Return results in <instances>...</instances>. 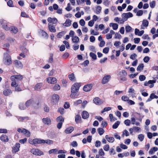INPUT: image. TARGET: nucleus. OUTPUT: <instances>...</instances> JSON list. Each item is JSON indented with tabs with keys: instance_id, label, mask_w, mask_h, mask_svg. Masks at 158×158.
<instances>
[{
	"instance_id": "22",
	"label": "nucleus",
	"mask_w": 158,
	"mask_h": 158,
	"mask_svg": "<svg viewBox=\"0 0 158 158\" xmlns=\"http://www.w3.org/2000/svg\"><path fill=\"white\" fill-rule=\"evenodd\" d=\"M34 103V101L33 99H30L27 101L25 103V105L27 107L33 104Z\"/></svg>"
},
{
	"instance_id": "50",
	"label": "nucleus",
	"mask_w": 158,
	"mask_h": 158,
	"mask_svg": "<svg viewBox=\"0 0 158 158\" xmlns=\"http://www.w3.org/2000/svg\"><path fill=\"white\" fill-rule=\"evenodd\" d=\"M65 34V32L64 31L60 32L57 35V37L58 38H60L62 36H63Z\"/></svg>"
},
{
	"instance_id": "20",
	"label": "nucleus",
	"mask_w": 158,
	"mask_h": 158,
	"mask_svg": "<svg viewBox=\"0 0 158 158\" xmlns=\"http://www.w3.org/2000/svg\"><path fill=\"white\" fill-rule=\"evenodd\" d=\"M71 24V21L69 19L66 20L65 22L64 23L63 25V26L66 27H69Z\"/></svg>"
},
{
	"instance_id": "60",
	"label": "nucleus",
	"mask_w": 158,
	"mask_h": 158,
	"mask_svg": "<svg viewBox=\"0 0 158 158\" xmlns=\"http://www.w3.org/2000/svg\"><path fill=\"white\" fill-rule=\"evenodd\" d=\"M131 27L129 26H127L125 27V30L127 32H130L131 30Z\"/></svg>"
},
{
	"instance_id": "26",
	"label": "nucleus",
	"mask_w": 158,
	"mask_h": 158,
	"mask_svg": "<svg viewBox=\"0 0 158 158\" xmlns=\"http://www.w3.org/2000/svg\"><path fill=\"white\" fill-rule=\"evenodd\" d=\"M158 150V148L157 147H154L153 148L150 149L149 152V153L150 155H152L154 154L155 152L157 151Z\"/></svg>"
},
{
	"instance_id": "63",
	"label": "nucleus",
	"mask_w": 158,
	"mask_h": 158,
	"mask_svg": "<svg viewBox=\"0 0 158 158\" xmlns=\"http://www.w3.org/2000/svg\"><path fill=\"white\" fill-rule=\"evenodd\" d=\"M41 33L43 36L46 38H47L48 37V34L45 31H41Z\"/></svg>"
},
{
	"instance_id": "58",
	"label": "nucleus",
	"mask_w": 158,
	"mask_h": 158,
	"mask_svg": "<svg viewBox=\"0 0 158 158\" xmlns=\"http://www.w3.org/2000/svg\"><path fill=\"white\" fill-rule=\"evenodd\" d=\"M85 0H76L77 4L78 5L83 4L85 2Z\"/></svg>"
},
{
	"instance_id": "5",
	"label": "nucleus",
	"mask_w": 158,
	"mask_h": 158,
	"mask_svg": "<svg viewBox=\"0 0 158 158\" xmlns=\"http://www.w3.org/2000/svg\"><path fill=\"white\" fill-rule=\"evenodd\" d=\"M30 152L33 154L37 156H40L44 155L42 152L37 149L32 148Z\"/></svg>"
},
{
	"instance_id": "56",
	"label": "nucleus",
	"mask_w": 158,
	"mask_h": 158,
	"mask_svg": "<svg viewBox=\"0 0 158 158\" xmlns=\"http://www.w3.org/2000/svg\"><path fill=\"white\" fill-rule=\"evenodd\" d=\"M90 56L92 59L95 60L97 58L96 55L94 53L90 52Z\"/></svg>"
},
{
	"instance_id": "57",
	"label": "nucleus",
	"mask_w": 158,
	"mask_h": 158,
	"mask_svg": "<svg viewBox=\"0 0 158 158\" xmlns=\"http://www.w3.org/2000/svg\"><path fill=\"white\" fill-rule=\"evenodd\" d=\"M134 131L135 132H139L141 131V128L137 127H133Z\"/></svg>"
},
{
	"instance_id": "10",
	"label": "nucleus",
	"mask_w": 158,
	"mask_h": 158,
	"mask_svg": "<svg viewBox=\"0 0 158 158\" xmlns=\"http://www.w3.org/2000/svg\"><path fill=\"white\" fill-rule=\"evenodd\" d=\"M47 81L48 83L54 84L56 83V79L54 77H49L47 78Z\"/></svg>"
},
{
	"instance_id": "9",
	"label": "nucleus",
	"mask_w": 158,
	"mask_h": 158,
	"mask_svg": "<svg viewBox=\"0 0 158 158\" xmlns=\"http://www.w3.org/2000/svg\"><path fill=\"white\" fill-rule=\"evenodd\" d=\"M59 100V96L58 95L54 94L53 95L52 97L51 102L54 104H56Z\"/></svg>"
},
{
	"instance_id": "3",
	"label": "nucleus",
	"mask_w": 158,
	"mask_h": 158,
	"mask_svg": "<svg viewBox=\"0 0 158 158\" xmlns=\"http://www.w3.org/2000/svg\"><path fill=\"white\" fill-rule=\"evenodd\" d=\"M132 17L133 15L131 12L123 13L121 15L122 20H121V23H124L125 21H127L129 18Z\"/></svg>"
},
{
	"instance_id": "28",
	"label": "nucleus",
	"mask_w": 158,
	"mask_h": 158,
	"mask_svg": "<svg viewBox=\"0 0 158 158\" xmlns=\"http://www.w3.org/2000/svg\"><path fill=\"white\" fill-rule=\"evenodd\" d=\"M74 130V128L73 127H70L67 128L65 131V132L66 134L71 133Z\"/></svg>"
},
{
	"instance_id": "44",
	"label": "nucleus",
	"mask_w": 158,
	"mask_h": 158,
	"mask_svg": "<svg viewBox=\"0 0 158 158\" xmlns=\"http://www.w3.org/2000/svg\"><path fill=\"white\" fill-rule=\"evenodd\" d=\"M14 87L15 88V90L16 91H20L22 90L19 87V86L17 84Z\"/></svg>"
},
{
	"instance_id": "14",
	"label": "nucleus",
	"mask_w": 158,
	"mask_h": 158,
	"mask_svg": "<svg viewBox=\"0 0 158 158\" xmlns=\"http://www.w3.org/2000/svg\"><path fill=\"white\" fill-rule=\"evenodd\" d=\"M14 63L15 65L18 68L22 69L23 68V64L21 61L15 60L14 61Z\"/></svg>"
},
{
	"instance_id": "52",
	"label": "nucleus",
	"mask_w": 158,
	"mask_h": 158,
	"mask_svg": "<svg viewBox=\"0 0 158 158\" xmlns=\"http://www.w3.org/2000/svg\"><path fill=\"white\" fill-rule=\"evenodd\" d=\"M156 5V2L155 1H152L150 3V7L152 8H153L155 7Z\"/></svg>"
},
{
	"instance_id": "17",
	"label": "nucleus",
	"mask_w": 158,
	"mask_h": 158,
	"mask_svg": "<svg viewBox=\"0 0 158 158\" xmlns=\"http://www.w3.org/2000/svg\"><path fill=\"white\" fill-rule=\"evenodd\" d=\"M48 27L50 31L52 32H55L56 29L54 26L52 24H48Z\"/></svg>"
},
{
	"instance_id": "48",
	"label": "nucleus",
	"mask_w": 158,
	"mask_h": 158,
	"mask_svg": "<svg viewBox=\"0 0 158 158\" xmlns=\"http://www.w3.org/2000/svg\"><path fill=\"white\" fill-rule=\"evenodd\" d=\"M111 109V108L110 107H105L103 109V110L101 111V113H103L104 112L110 110Z\"/></svg>"
},
{
	"instance_id": "31",
	"label": "nucleus",
	"mask_w": 158,
	"mask_h": 158,
	"mask_svg": "<svg viewBox=\"0 0 158 158\" xmlns=\"http://www.w3.org/2000/svg\"><path fill=\"white\" fill-rule=\"evenodd\" d=\"M60 87L58 84H56L52 88V90L54 91H58L60 90Z\"/></svg>"
},
{
	"instance_id": "16",
	"label": "nucleus",
	"mask_w": 158,
	"mask_h": 158,
	"mask_svg": "<svg viewBox=\"0 0 158 158\" xmlns=\"http://www.w3.org/2000/svg\"><path fill=\"white\" fill-rule=\"evenodd\" d=\"M93 102L96 105H100L102 104L103 101L98 98L97 97L94 99Z\"/></svg>"
},
{
	"instance_id": "34",
	"label": "nucleus",
	"mask_w": 158,
	"mask_h": 158,
	"mask_svg": "<svg viewBox=\"0 0 158 158\" xmlns=\"http://www.w3.org/2000/svg\"><path fill=\"white\" fill-rule=\"evenodd\" d=\"M10 31L12 33L15 34L18 32V30L16 27H12L10 28Z\"/></svg>"
},
{
	"instance_id": "36",
	"label": "nucleus",
	"mask_w": 158,
	"mask_h": 158,
	"mask_svg": "<svg viewBox=\"0 0 158 158\" xmlns=\"http://www.w3.org/2000/svg\"><path fill=\"white\" fill-rule=\"evenodd\" d=\"M102 7L100 6H98L96 7V13L97 14H99L101 11Z\"/></svg>"
},
{
	"instance_id": "1",
	"label": "nucleus",
	"mask_w": 158,
	"mask_h": 158,
	"mask_svg": "<svg viewBox=\"0 0 158 158\" xmlns=\"http://www.w3.org/2000/svg\"><path fill=\"white\" fill-rule=\"evenodd\" d=\"M3 62L5 64L7 65H9L12 64V61L11 56L7 52L4 53Z\"/></svg>"
},
{
	"instance_id": "37",
	"label": "nucleus",
	"mask_w": 158,
	"mask_h": 158,
	"mask_svg": "<svg viewBox=\"0 0 158 158\" xmlns=\"http://www.w3.org/2000/svg\"><path fill=\"white\" fill-rule=\"evenodd\" d=\"M69 79L71 81H74L75 80V77L73 73H71L69 75Z\"/></svg>"
},
{
	"instance_id": "42",
	"label": "nucleus",
	"mask_w": 158,
	"mask_h": 158,
	"mask_svg": "<svg viewBox=\"0 0 158 158\" xmlns=\"http://www.w3.org/2000/svg\"><path fill=\"white\" fill-rule=\"evenodd\" d=\"M58 151V150L57 149H53L50 150L48 151V153L49 154H51L52 153H54L55 154L56 153V152Z\"/></svg>"
},
{
	"instance_id": "39",
	"label": "nucleus",
	"mask_w": 158,
	"mask_h": 158,
	"mask_svg": "<svg viewBox=\"0 0 158 158\" xmlns=\"http://www.w3.org/2000/svg\"><path fill=\"white\" fill-rule=\"evenodd\" d=\"M120 123V122L119 121H117L114 125H113L112 126V128L114 129H116L118 127Z\"/></svg>"
},
{
	"instance_id": "25",
	"label": "nucleus",
	"mask_w": 158,
	"mask_h": 158,
	"mask_svg": "<svg viewBox=\"0 0 158 158\" xmlns=\"http://www.w3.org/2000/svg\"><path fill=\"white\" fill-rule=\"evenodd\" d=\"M12 93V91L8 89H6L3 91V94L5 96H8Z\"/></svg>"
},
{
	"instance_id": "38",
	"label": "nucleus",
	"mask_w": 158,
	"mask_h": 158,
	"mask_svg": "<svg viewBox=\"0 0 158 158\" xmlns=\"http://www.w3.org/2000/svg\"><path fill=\"white\" fill-rule=\"evenodd\" d=\"M81 119V117L79 115H77L75 117V121L77 123H78L80 122Z\"/></svg>"
},
{
	"instance_id": "62",
	"label": "nucleus",
	"mask_w": 158,
	"mask_h": 158,
	"mask_svg": "<svg viewBox=\"0 0 158 158\" xmlns=\"http://www.w3.org/2000/svg\"><path fill=\"white\" fill-rule=\"evenodd\" d=\"M58 111L61 114H63L64 113V109L63 108H59L58 110Z\"/></svg>"
},
{
	"instance_id": "33",
	"label": "nucleus",
	"mask_w": 158,
	"mask_h": 158,
	"mask_svg": "<svg viewBox=\"0 0 158 158\" xmlns=\"http://www.w3.org/2000/svg\"><path fill=\"white\" fill-rule=\"evenodd\" d=\"M42 84L41 83L37 84L34 87V89L36 90H38L41 87Z\"/></svg>"
},
{
	"instance_id": "19",
	"label": "nucleus",
	"mask_w": 158,
	"mask_h": 158,
	"mask_svg": "<svg viewBox=\"0 0 158 158\" xmlns=\"http://www.w3.org/2000/svg\"><path fill=\"white\" fill-rule=\"evenodd\" d=\"M1 140L4 142H7L9 141V139L7 136L5 135H2L0 137Z\"/></svg>"
},
{
	"instance_id": "13",
	"label": "nucleus",
	"mask_w": 158,
	"mask_h": 158,
	"mask_svg": "<svg viewBox=\"0 0 158 158\" xmlns=\"http://www.w3.org/2000/svg\"><path fill=\"white\" fill-rule=\"evenodd\" d=\"M42 122L44 124L47 125H49L51 124V121L50 119L48 118H43Z\"/></svg>"
},
{
	"instance_id": "61",
	"label": "nucleus",
	"mask_w": 158,
	"mask_h": 158,
	"mask_svg": "<svg viewBox=\"0 0 158 158\" xmlns=\"http://www.w3.org/2000/svg\"><path fill=\"white\" fill-rule=\"evenodd\" d=\"M128 92L129 93H131L132 94H135V91L134 89L131 87H130L128 90Z\"/></svg>"
},
{
	"instance_id": "7",
	"label": "nucleus",
	"mask_w": 158,
	"mask_h": 158,
	"mask_svg": "<svg viewBox=\"0 0 158 158\" xmlns=\"http://www.w3.org/2000/svg\"><path fill=\"white\" fill-rule=\"evenodd\" d=\"M28 142L30 144L35 145L36 144L41 143V139H29Z\"/></svg>"
},
{
	"instance_id": "32",
	"label": "nucleus",
	"mask_w": 158,
	"mask_h": 158,
	"mask_svg": "<svg viewBox=\"0 0 158 158\" xmlns=\"http://www.w3.org/2000/svg\"><path fill=\"white\" fill-rule=\"evenodd\" d=\"M2 27L6 31H8L10 29L7 26L6 21H3L2 23Z\"/></svg>"
},
{
	"instance_id": "21",
	"label": "nucleus",
	"mask_w": 158,
	"mask_h": 158,
	"mask_svg": "<svg viewBox=\"0 0 158 158\" xmlns=\"http://www.w3.org/2000/svg\"><path fill=\"white\" fill-rule=\"evenodd\" d=\"M114 31L112 30H111L110 31V33L106 35V38L107 39H111L112 37V35H114Z\"/></svg>"
},
{
	"instance_id": "53",
	"label": "nucleus",
	"mask_w": 158,
	"mask_h": 158,
	"mask_svg": "<svg viewBox=\"0 0 158 158\" xmlns=\"http://www.w3.org/2000/svg\"><path fill=\"white\" fill-rule=\"evenodd\" d=\"M19 108L21 110H23L25 109L26 108L24 106V104L23 103H20L19 105Z\"/></svg>"
},
{
	"instance_id": "12",
	"label": "nucleus",
	"mask_w": 158,
	"mask_h": 158,
	"mask_svg": "<svg viewBox=\"0 0 158 158\" xmlns=\"http://www.w3.org/2000/svg\"><path fill=\"white\" fill-rule=\"evenodd\" d=\"M111 78L110 75H108L105 76L102 79V82L103 84H105L107 83Z\"/></svg>"
},
{
	"instance_id": "2",
	"label": "nucleus",
	"mask_w": 158,
	"mask_h": 158,
	"mask_svg": "<svg viewBox=\"0 0 158 158\" xmlns=\"http://www.w3.org/2000/svg\"><path fill=\"white\" fill-rule=\"evenodd\" d=\"M10 78L12 81L11 84V86H14L17 84L16 82L22 80L23 77L20 75H14L11 76Z\"/></svg>"
},
{
	"instance_id": "64",
	"label": "nucleus",
	"mask_w": 158,
	"mask_h": 158,
	"mask_svg": "<svg viewBox=\"0 0 158 158\" xmlns=\"http://www.w3.org/2000/svg\"><path fill=\"white\" fill-rule=\"evenodd\" d=\"M121 38V35L118 33H116L115 34L114 38L115 39H120Z\"/></svg>"
},
{
	"instance_id": "30",
	"label": "nucleus",
	"mask_w": 158,
	"mask_h": 158,
	"mask_svg": "<svg viewBox=\"0 0 158 158\" xmlns=\"http://www.w3.org/2000/svg\"><path fill=\"white\" fill-rule=\"evenodd\" d=\"M72 41L73 43L77 44L79 42V39L78 37L76 36H74L72 37Z\"/></svg>"
},
{
	"instance_id": "29",
	"label": "nucleus",
	"mask_w": 158,
	"mask_h": 158,
	"mask_svg": "<svg viewBox=\"0 0 158 158\" xmlns=\"http://www.w3.org/2000/svg\"><path fill=\"white\" fill-rule=\"evenodd\" d=\"M105 138L108 142L110 143H113L114 142V137H109L108 135H106Z\"/></svg>"
},
{
	"instance_id": "51",
	"label": "nucleus",
	"mask_w": 158,
	"mask_h": 158,
	"mask_svg": "<svg viewBox=\"0 0 158 158\" xmlns=\"http://www.w3.org/2000/svg\"><path fill=\"white\" fill-rule=\"evenodd\" d=\"M124 124L127 126H129L131 124V121L129 119H127L124 121Z\"/></svg>"
},
{
	"instance_id": "6",
	"label": "nucleus",
	"mask_w": 158,
	"mask_h": 158,
	"mask_svg": "<svg viewBox=\"0 0 158 158\" xmlns=\"http://www.w3.org/2000/svg\"><path fill=\"white\" fill-rule=\"evenodd\" d=\"M80 86V85L79 83H74L71 88V92L77 93L79 90Z\"/></svg>"
},
{
	"instance_id": "18",
	"label": "nucleus",
	"mask_w": 158,
	"mask_h": 158,
	"mask_svg": "<svg viewBox=\"0 0 158 158\" xmlns=\"http://www.w3.org/2000/svg\"><path fill=\"white\" fill-rule=\"evenodd\" d=\"M135 35H138L139 36H141L143 34L144 31L143 30H141L140 31L138 29L135 28Z\"/></svg>"
},
{
	"instance_id": "45",
	"label": "nucleus",
	"mask_w": 158,
	"mask_h": 158,
	"mask_svg": "<svg viewBox=\"0 0 158 158\" xmlns=\"http://www.w3.org/2000/svg\"><path fill=\"white\" fill-rule=\"evenodd\" d=\"M148 25V22L146 20H144L143 21L142 25L145 27H147Z\"/></svg>"
},
{
	"instance_id": "41",
	"label": "nucleus",
	"mask_w": 158,
	"mask_h": 158,
	"mask_svg": "<svg viewBox=\"0 0 158 158\" xmlns=\"http://www.w3.org/2000/svg\"><path fill=\"white\" fill-rule=\"evenodd\" d=\"M99 134L100 135H102L104 132V130L102 128H99L98 129Z\"/></svg>"
},
{
	"instance_id": "43",
	"label": "nucleus",
	"mask_w": 158,
	"mask_h": 158,
	"mask_svg": "<svg viewBox=\"0 0 158 158\" xmlns=\"http://www.w3.org/2000/svg\"><path fill=\"white\" fill-rule=\"evenodd\" d=\"M122 99L125 102H128L129 99V98L126 95H123L122 97Z\"/></svg>"
},
{
	"instance_id": "47",
	"label": "nucleus",
	"mask_w": 158,
	"mask_h": 158,
	"mask_svg": "<svg viewBox=\"0 0 158 158\" xmlns=\"http://www.w3.org/2000/svg\"><path fill=\"white\" fill-rule=\"evenodd\" d=\"M109 117L110 119V122L114 121L116 120V119L113 117V115L112 114H109Z\"/></svg>"
},
{
	"instance_id": "24",
	"label": "nucleus",
	"mask_w": 158,
	"mask_h": 158,
	"mask_svg": "<svg viewBox=\"0 0 158 158\" xmlns=\"http://www.w3.org/2000/svg\"><path fill=\"white\" fill-rule=\"evenodd\" d=\"M89 114L88 112L85 111H84L82 113V117L84 119L88 118L89 117Z\"/></svg>"
},
{
	"instance_id": "23",
	"label": "nucleus",
	"mask_w": 158,
	"mask_h": 158,
	"mask_svg": "<svg viewBox=\"0 0 158 158\" xmlns=\"http://www.w3.org/2000/svg\"><path fill=\"white\" fill-rule=\"evenodd\" d=\"M109 26L112 27L114 30H116L118 28V25L116 23H110V24Z\"/></svg>"
},
{
	"instance_id": "4",
	"label": "nucleus",
	"mask_w": 158,
	"mask_h": 158,
	"mask_svg": "<svg viewBox=\"0 0 158 158\" xmlns=\"http://www.w3.org/2000/svg\"><path fill=\"white\" fill-rule=\"evenodd\" d=\"M17 131L19 133H21L27 137H29L31 135L30 132L24 128H19L17 129Z\"/></svg>"
},
{
	"instance_id": "59",
	"label": "nucleus",
	"mask_w": 158,
	"mask_h": 158,
	"mask_svg": "<svg viewBox=\"0 0 158 158\" xmlns=\"http://www.w3.org/2000/svg\"><path fill=\"white\" fill-rule=\"evenodd\" d=\"M109 50V48L106 47L103 49L102 52L103 53L107 54Z\"/></svg>"
},
{
	"instance_id": "15",
	"label": "nucleus",
	"mask_w": 158,
	"mask_h": 158,
	"mask_svg": "<svg viewBox=\"0 0 158 158\" xmlns=\"http://www.w3.org/2000/svg\"><path fill=\"white\" fill-rule=\"evenodd\" d=\"M93 85L92 84H88L85 85L83 87V90L85 92L90 91L92 88Z\"/></svg>"
},
{
	"instance_id": "11",
	"label": "nucleus",
	"mask_w": 158,
	"mask_h": 158,
	"mask_svg": "<svg viewBox=\"0 0 158 158\" xmlns=\"http://www.w3.org/2000/svg\"><path fill=\"white\" fill-rule=\"evenodd\" d=\"M20 147V144L16 143L12 148V152L13 153H15L18 152L19 150Z\"/></svg>"
},
{
	"instance_id": "46",
	"label": "nucleus",
	"mask_w": 158,
	"mask_h": 158,
	"mask_svg": "<svg viewBox=\"0 0 158 158\" xmlns=\"http://www.w3.org/2000/svg\"><path fill=\"white\" fill-rule=\"evenodd\" d=\"M71 93L70 95V97L71 98H75L77 96V93L75 92H74L73 93L71 92Z\"/></svg>"
},
{
	"instance_id": "55",
	"label": "nucleus",
	"mask_w": 158,
	"mask_h": 158,
	"mask_svg": "<svg viewBox=\"0 0 158 158\" xmlns=\"http://www.w3.org/2000/svg\"><path fill=\"white\" fill-rule=\"evenodd\" d=\"M138 138L139 139L140 141H142L144 138V135L142 134H140L139 135Z\"/></svg>"
},
{
	"instance_id": "54",
	"label": "nucleus",
	"mask_w": 158,
	"mask_h": 158,
	"mask_svg": "<svg viewBox=\"0 0 158 158\" xmlns=\"http://www.w3.org/2000/svg\"><path fill=\"white\" fill-rule=\"evenodd\" d=\"M129 133L127 130H124L123 132L122 135L123 136L125 135L126 136H128L129 135Z\"/></svg>"
},
{
	"instance_id": "8",
	"label": "nucleus",
	"mask_w": 158,
	"mask_h": 158,
	"mask_svg": "<svg viewBox=\"0 0 158 158\" xmlns=\"http://www.w3.org/2000/svg\"><path fill=\"white\" fill-rule=\"evenodd\" d=\"M156 82L155 80H149L148 81H146L144 83L145 86H149L150 88H152L154 86V83Z\"/></svg>"
},
{
	"instance_id": "40",
	"label": "nucleus",
	"mask_w": 158,
	"mask_h": 158,
	"mask_svg": "<svg viewBox=\"0 0 158 158\" xmlns=\"http://www.w3.org/2000/svg\"><path fill=\"white\" fill-rule=\"evenodd\" d=\"M122 20V19H121L118 17H116L114 18V21L120 24H123L124 23H121V20Z\"/></svg>"
},
{
	"instance_id": "27",
	"label": "nucleus",
	"mask_w": 158,
	"mask_h": 158,
	"mask_svg": "<svg viewBox=\"0 0 158 158\" xmlns=\"http://www.w3.org/2000/svg\"><path fill=\"white\" fill-rule=\"evenodd\" d=\"M46 143L50 145L53 143V141L49 139L44 140L41 139V143Z\"/></svg>"
},
{
	"instance_id": "49",
	"label": "nucleus",
	"mask_w": 158,
	"mask_h": 158,
	"mask_svg": "<svg viewBox=\"0 0 158 158\" xmlns=\"http://www.w3.org/2000/svg\"><path fill=\"white\" fill-rule=\"evenodd\" d=\"M57 121L63 122L64 121V119L62 116H60L57 118Z\"/></svg>"
},
{
	"instance_id": "35",
	"label": "nucleus",
	"mask_w": 158,
	"mask_h": 158,
	"mask_svg": "<svg viewBox=\"0 0 158 158\" xmlns=\"http://www.w3.org/2000/svg\"><path fill=\"white\" fill-rule=\"evenodd\" d=\"M144 65L143 64H140L137 67V70L138 71H140L143 69Z\"/></svg>"
}]
</instances>
